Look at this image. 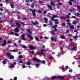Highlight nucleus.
I'll return each instance as SVG.
<instances>
[{"instance_id": "21", "label": "nucleus", "mask_w": 80, "mask_h": 80, "mask_svg": "<svg viewBox=\"0 0 80 80\" xmlns=\"http://www.w3.org/2000/svg\"><path fill=\"white\" fill-rule=\"evenodd\" d=\"M51 33L52 35H55V33L53 31H52Z\"/></svg>"}, {"instance_id": "58", "label": "nucleus", "mask_w": 80, "mask_h": 80, "mask_svg": "<svg viewBox=\"0 0 80 80\" xmlns=\"http://www.w3.org/2000/svg\"><path fill=\"white\" fill-rule=\"evenodd\" d=\"M62 26L63 27H65V24L64 23H62Z\"/></svg>"}, {"instance_id": "41", "label": "nucleus", "mask_w": 80, "mask_h": 80, "mask_svg": "<svg viewBox=\"0 0 80 80\" xmlns=\"http://www.w3.org/2000/svg\"><path fill=\"white\" fill-rule=\"evenodd\" d=\"M70 18V16L69 15H67L66 18Z\"/></svg>"}, {"instance_id": "43", "label": "nucleus", "mask_w": 80, "mask_h": 80, "mask_svg": "<svg viewBox=\"0 0 80 80\" xmlns=\"http://www.w3.org/2000/svg\"><path fill=\"white\" fill-rule=\"evenodd\" d=\"M19 62L20 63H23V61H22L21 60H20V61H19Z\"/></svg>"}, {"instance_id": "28", "label": "nucleus", "mask_w": 80, "mask_h": 80, "mask_svg": "<svg viewBox=\"0 0 80 80\" xmlns=\"http://www.w3.org/2000/svg\"><path fill=\"white\" fill-rule=\"evenodd\" d=\"M73 38H74V39H77V38H78V36H74L73 37Z\"/></svg>"}, {"instance_id": "51", "label": "nucleus", "mask_w": 80, "mask_h": 80, "mask_svg": "<svg viewBox=\"0 0 80 80\" xmlns=\"http://www.w3.org/2000/svg\"><path fill=\"white\" fill-rule=\"evenodd\" d=\"M50 4L52 5H54V3H53L52 2H50Z\"/></svg>"}, {"instance_id": "12", "label": "nucleus", "mask_w": 80, "mask_h": 80, "mask_svg": "<svg viewBox=\"0 0 80 80\" xmlns=\"http://www.w3.org/2000/svg\"><path fill=\"white\" fill-rule=\"evenodd\" d=\"M14 32H19L18 28H16L14 29Z\"/></svg>"}, {"instance_id": "22", "label": "nucleus", "mask_w": 80, "mask_h": 80, "mask_svg": "<svg viewBox=\"0 0 80 80\" xmlns=\"http://www.w3.org/2000/svg\"><path fill=\"white\" fill-rule=\"evenodd\" d=\"M67 48L68 49H69L70 48V43H69V44L68 45V46H67Z\"/></svg>"}, {"instance_id": "15", "label": "nucleus", "mask_w": 80, "mask_h": 80, "mask_svg": "<svg viewBox=\"0 0 80 80\" xmlns=\"http://www.w3.org/2000/svg\"><path fill=\"white\" fill-rule=\"evenodd\" d=\"M26 64L27 65H29L30 66V65H31V62H28L26 63Z\"/></svg>"}, {"instance_id": "1", "label": "nucleus", "mask_w": 80, "mask_h": 80, "mask_svg": "<svg viewBox=\"0 0 80 80\" xmlns=\"http://www.w3.org/2000/svg\"><path fill=\"white\" fill-rule=\"evenodd\" d=\"M54 18H58V16H56V15H54L53 16V17H51V19L52 21H54L55 22V24H58L59 23V20L57 19H54Z\"/></svg>"}, {"instance_id": "37", "label": "nucleus", "mask_w": 80, "mask_h": 80, "mask_svg": "<svg viewBox=\"0 0 80 80\" xmlns=\"http://www.w3.org/2000/svg\"><path fill=\"white\" fill-rule=\"evenodd\" d=\"M11 55V53H8V57H10L11 56H10Z\"/></svg>"}, {"instance_id": "7", "label": "nucleus", "mask_w": 80, "mask_h": 80, "mask_svg": "<svg viewBox=\"0 0 80 80\" xmlns=\"http://www.w3.org/2000/svg\"><path fill=\"white\" fill-rule=\"evenodd\" d=\"M32 25H37V23H38V21L36 20V21H35V22L32 21Z\"/></svg>"}, {"instance_id": "49", "label": "nucleus", "mask_w": 80, "mask_h": 80, "mask_svg": "<svg viewBox=\"0 0 80 80\" xmlns=\"http://www.w3.org/2000/svg\"><path fill=\"white\" fill-rule=\"evenodd\" d=\"M0 11H1V12H2V11L3 10V9L1 8H0Z\"/></svg>"}, {"instance_id": "16", "label": "nucleus", "mask_w": 80, "mask_h": 80, "mask_svg": "<svg viewBox=\"0 0 80 80\" xmlns=\"http://www.w3.org/2000/svg\"><path fill=\"white\" fill-rule=\"evenodd\" d=\"M32 60L33 62H36L37 60V58H36L35 57L34 58H32Z\"/></svg>"}, {"instance_id": "9", "label": "nucleus", "mask_w": 80, "mask_h": 80, "mask_svg": "<svg viewBox=\"0 0 80 80\" xmlns=\"http://www.w3.org/2000/svg\"><path fill=\"white\" fill-rule=\"evenodd\" d=\"M29 48H30V50H35V48L32 45H30L29 46Z\"/></svg>"}, {"instance_id": "26", "label": "nucleus", "mask_w": 80, "mask_h": 80, "mask_svg": "<svg viewBox=\"0 0 80 80\" xmlns=\"http://www.w3.org/2000/svg\"><path fill=\"white\" fill-rule=\"evenodd\" d=\"M70 28L71 29H74V28H75L74 26H73V25H71L70 26Z\"/></svg>"}, {"instance_id": "38", "label": "nucleus", "mask_w": 80, "mask_h": 80, "mask_svg": "<svg viewBox=\"0 0 80 80\" xmlns=\"http://www.w3.org/2000/svg\"><path fill=\"white\" fill-rule=\"evenodd\" d=\"M54 28V31L55 32H56L57 31V28Z\"/></svg>"}, {"instance_id": "39", "label": "nucleus", "mask_w": 80, "mask_h": 80, "mask_svg": "<svg viewBox=\"0 0 80 80\" xmlns=\"http://www.w3.org/2000/svg\"><path fill=\"white\" fill-rule=\"evenodd\" d=\"M31 7L32 8H34V7H35V5L32 4L31 5Z\"/></svg>"}, {"instance_id": "13", "label": "nucleus", "mask_w": 80, "mask_h": 80, "mask_svg": "<svg viewBox=\"0 0 80 80\" xmlns=\"http://www.w3.org/2000/svg\"><path fill=\"white\" fill-rule=\"evenodd\" d=\"M35 40H36V41H37V42H38V41L40 40V39L38 37L35 36Z\"/></svg>"}, {"instance_id": "64", "label": "nucleus", "mask_w": 80, "mask_h": 80, "mask_svg": "<svg viewBox=\"0 0 80 80\" xmlns=\"http://www.w3.org/2000/svg\"><path fill=\"white\" fill-rule=\"evenodd\" d=\"M78 9H80V6H78Z\"/></svg>"}, {"instance_id": "52", "label": "nucleus", "mask_w": 80, "mask_h": 80, "mask_svg": "<svg viewBox=\"0 0 80 80\" xmlns=\"http://www.w3.org/2000/svg\"><path fill=\"white\" fill-rule=\"evenodd\" d=\"M39 3H43V1H39Z\"/></svg>"}, {"instance_id": "63", "label": "nucleus", "mask_w": 80, "mask_h": 80, "mask_svg": "<svg viewBox=\"0 0 80 80\" xmlns=\"http://www.w3.org/2000/svg\"><path fill=\"white\" fill-rule=\"evenodd\" d=\"M64 69H65V68H62V70H63L64 72H65V70H64Z\"/></svg>"}, {"instance_id": "54", "label": "nucleus", "mask_w": 80, "mask_h": 80, "mask_svg": "<svg viewBox=\"0 0 80 80\" xmlns=\"http://www.w3.org/2000/svg\"><path fill=\"white\" fill-rule=\"evenodd\" d=\"M23 48H27V47L26 46L24 45L23 46Z\"/></svg>"}, {"instance_id": "34", "label": "nucleus", "mask_w": 80, "mask_h": 80, "mask_svg": "<svg viewBox=\"0 0 80 80\" xmlns=\"http://www.w3.org/2000/svg\"><path fill=\"white\" fill-rule=\"evenodd\" d=\"M41 62L42 63H43V64H45V61H41Z\"/></svg>"}, {"instance_id": "10", "label": "nucleus", "mask_w": 80, "mask_h": 80, "mask_svg": "<svg viewBox=\"0 0 80 80\" xmlns=\"http://www.w3.org/2000/svg\"><path fill=\"white\" fill-rule=\"evenodd\" d=\"M27 32L28 33H29L30 34H32V32L31 31L30 29H28Z\"/></svg>"}, {"instance_id": "30", "label": "nucleus", "mask_w": 80, "mask_h": 80, "mask_svg": "<svg viewBox=\"0 0 80 80\" xmlns=\"http://www.w3.org/2000/svg\"><path fill=\"white\" fill-rule=\"evenodd\" d=\"M14 35L16 36V37H18V36H19V34L17 33H15Z\"/></svg>"}, {"instance_id": "31", "label": "nucleus", "mask_w": 80, "mask_h": 80, "mask_svg": "<svg viewBox=\"0 0 80 80\" xmlns=\"http://www.w3.org/2000/svg\"><path fill=\"white\" fill-rule=\"evenodd\" d=\"M10 66L11 68H13V67H15V66H14V65L13 64H11Z\"/></svg>"}, {"instance_id": "50", "label": "nucleus", "mask_w": 80, "mask_h": 80, "mask_svg": "<svg viewBox=\"0 0 80 80\" xmlns=\"http://www.w3.org/2000/svg\"><path fill=\"white\" fill-rule=\"evenodd\" d=\"M12 13H17V12H16V11H12Z\"/></svg>"}, {"instance_id": "29", "label": "nucleus", "mask_w": 80, "mask_h": 80, "mask_svg": "<svg viewBox=\"0 0 80 80\" xmlns=\"http://www.w3.org/2000/svg\"><path fill=\"white\" fill-rule=\"evenodd\" d=\"M37 12L38 13H41L42 12V10H39L37 11Z\"/></svg>"}, {"instance_id": "32", "label": "nucleus", "mask_w": 80, "mask_h": 80, "mask_svg": "<svg viewBox=\"0 0 80 80\" xmlns=\"http://www.w3.org/2000/svg\"><path fill=\"white\" fill-rule=\"evenodd\" d=\"M77 23V22L76 21H74L72 22V24H76Z\"/></svg>"}, {"instance_id": "48", "label": "nucleus", "mask_w": 80, "mask_h": 80, "mask_svg": "<svg viewBox=\"0 0 80 80\" xmlns=\"http://www.w3.org/2000/svg\"><path fill=\"white\" fill-rule=\"evenodd\" d=\"M39 65H40V64H37L35 66L36 67H38V66H39Z\"/></svg>"}, {"instance_id": "60", "label": "nucleus", "mask_w": 80, "mask_h": 80, "mask_svg": "<svg viewBox=\"0 0 80 80\" xmlns=\"http://www.w3.org/2000/svg\"><path fill=\"white\" fill-rule=\"evenodd\" d=\"M67 25H69V26H70V23L68 22Z\"/></svg>"}, {"instance_id": "27", "label": "nucleus", "mask_w": 80, "mask_h": 80, "mask_svg": "<svg viewBox=\"0 0 80 80\" xmlns=\"http://www.w3.org/2000/svg\"><path fill=\"white\" fill-rule=\"evenodd\" d=\"M61 19H64L65 20H66V17H65L61 16Z\"/></svg>"}, {"instance_id": "47", "label": "nucleus", "mask_w": 80, "mask_h": 80, "mask_svg": "<svg viewBox=\"0 0 80 80\" xmlns=\"http://www.w3.org/2000/svg\"><path fill=\"white\" fill-rule=\"evenodd\" d=\"M41 61V60H38V59H37V62L38 63H39V62H40Z\"/></svg>"}, {"instance_id": "46", "label": "nucleus", "mask_w": 80, "mask_h": 80, "mask_svg": "<svg viewBox=\"0 0 80 80\" xmlns=\"http://www.w3.org/2000/svg\"><path fill=\"white\" fill-rule=\"evenodd\" d=\"M11 27H15V26L12 24L11 25Z\"/></svg>"}, {"instance_id": "6", "label": "nucleus", "mask_w": 80, "mask_h": 80, "mask_svg": "<svg viewBox=\"0 0 80 80\" xmlns=\"http://www.w3.org/2000/svg\"><path fill=\"white\" fill-rule=\"evenodd\" d=\"M6 45H7V41L4 40L3 42L2 46V47H5V46Z\"/></svg>"}, {"instance_id": "42", "label": "nucleus", "mask_w": 80, "mask_h": 80, "mask_svg": "<svg viewBox=\"0 0 80 80\" xmlns=\"http://www.w3.org/2000/svg\"><path fill=\"white\" fill-rule=\"evenodd\" d=\"M47 12V11H43V14H46V13Z\"/></svg>"}, {"instance_id": "5", "label": "nucleus", "mask_w": 80, "mask_h": 80, "mask_svg": "<svg viewBox=\"0 0 80 80\" xmlns=\"http://www.w3.org/2000/svg\"><path fill=\"white\" fill-rule=\"evenodd\" d=\"M44 52H45V50H44V49H41V55H43L44 56H45V54L43 53Z\"/></svg>"}, {"instance_id": "53", "label": "nucleus", "mask_w": 80, "mask_h": 80, "mask_svg": "<svg viewBox=\"0 0 80 80\" xmlns=\"http://www.w3.org/2000/svg\"><path fill=\"white\" fill-rule=\"evenodd\" d=\"M47 26L46 24H43V27H46Z\"/></svg>"}, {"instance_id": "4", "label": "nucleus", "mask_w": 80, "mask_h": 80, "mask_svg": "<svg viewBox=\"0 0 80 80\" xmlns=\"http://www.w3.org/2000/svg\"><path fill=\"white\" fill-rule=\"evenodd\" d=\"M26 35H28V38H30L31 40H33V38L32 37V35L31 34H26Z\"/></svg>"}, {"instance_id": "62", "label": "nucleus", "mask_w": 80, "mask_h": 80, "mask_svg": "<svg viewBox=\"0 0 80 80\" xmlns=\"http://www.w3.org/2000/svg\"><path fill=\"white\" fill-rule=\"evenodd\" d=\"M18 43H21V41L20 40H19L18 41Z\"/></svg>"}, {"instance_id": "55", "label": "nucleus", "mask_w": 80, "mask_h": 80, "mask_svg": "<svg viewBox=\"0 0 80 80\" xmlns=\"http://www.w3.org/2000/svg\"><path fill=\"white\" fill-rule=\"evenodd\" d=\"M19 58H22V56L21 55H20L19 56Z\"/></svg>"}, {"instance_id": "17", "label": "nucleus", "mask_w": 80, "mask_h": 80, "mask_svg": "<svg viewBox=\"0 0 80 80\" xmlns=\"http://www.w3.org/2000/svg\"><path fill=\"white\" fill-rule=\"evenodd\" d=\"M7 61H2V63L3 64H7Z\"/></svg>"}, {"instance_id": "61", "label": "nucleus", "mask_w": 80, "mask_h": 80, "mask_svg": "<svg viewBox=\"0 0 80 80\" xmlns=\"http://www.w3.org/2000/svg\"><path fill=\"white\" fill-rule=\"evenodd\" d=\"M8 43H11V41H8Z\"/></svg>"}, {"instance_id": "25", "label": "nucleus", "mask_w": 80, "mask_h": 80, "mask_svg": "<svg viewBox=\"0 0 80 80\" xmlns=\"http://www.w3.org/2000/svg\"><path fill=\"white\" fill-rule=\"evenodd\" d=\"M60 38L62 39H65V36H61L60 37Z\"/></svg>"}, {"instance_id": "40", "label": "nucleus", "mask_w": 80, "mask_h": 80, "mask_svg": "<svg viewBox=\"0 0 80 80\" xmlns=\"http://www.w3.org/2000/svg\"><path fill=\"white\" fill-rule=\"evenodd\" d=\"M70 32V31H69V30H67L66 31V33H68Z\"/></svg>"}, {"instance_id": "24", "label": "nucleus", "mask_w": 80, "mask_h": 80, "mask_svg": "<svg viewBox=\"0 0 80 80\" xmlns=\"http://www.w3.org/2000/svg\"><path fill=\"white\" fill-rule=\"evenodd\" d=\"M10 59H13V58H14V57L13 56V55H11L10 57Z\"/></svg>"}, {"instance_id": "57", "label": "nucleus", "mask_w": 80, "mask_h": 80, "mask_svg": "<svg viewBox=\"0 0 80 80\" xmlns=\"http://www.w3.org/2000/svg\"><path fill=\"white\" fill-rule=\"evenodd\" d=\"M14 79L15 80H17V77H15L14 78Z\"/></svg>"}, {"instance_id": "45", "label": "nucleus", "mask_w": 80, "mask_h": 80, "mask_svg": "<svg viewBox=\"0 0 80 80\" xmlns=\"http://www.w3.org/2000/svg\"><path fill=\"white\" fill-rule=\"evenodd\" d=\"M16 13H17V14H22L21 13H20V12H16Z\"/></svg>"}, {"instance_id": "19", "label": "nucleus", "mask_w": 80, "mask_h": 80, "mask_svg": "<svg viewBox=\"0 0 80 80\" xmlns=\"http://www.w3.org/2000/svg\"><path fill=\"white\" fill-rule=\"evenodd\" d=\"M48 7L49 8L50 10H52V7L51 6L48 5Z\"/></svg>"}, {"instance_id": "44", "label": "nucleus", "mask_w": 80, "mask_h": 80, "mask_svg": "<svg viewBox=\"0 0 80 80\" xmlns=\"http://www.w3.org/2000/svg\"><path fill=\"white\" fill-rule=\"evenodd\" d=\"M49 58L50 60H53V57H49Z\"/></svg>"}, {"instance_id": "35", "label": "nucleus", "mask_w": 80, "mask_h": 80, "mask_svg": "<svg viewBox=\"0 0 80 80\" xmlns=\"http://www.w3.org/2000/svg\"><path fill=\"white\" fill-rule=\"evenodd\" d=\"M58 27V25H56L54 26H52V28H56V27Z\"/></svg>"}, {"instance_id": "2", "label": "nucleus", "mask_w": 80, "mask_h": 80, "mask_svg": "<svg viewBox=\"0 0 80 80\" xmlns=\"http://www.w3.org/2000/svg\"><path fill=\"white\" fill-rule=\"evenodd\" d=\"M64 78H65V77L62 76H53L51 78H52V79H53V80H55V79H57V78H60L62 79V80H63V79H64Z\"/></svg>"}, {"instance_id": "56", "label": "nucleus", "mask_w": 80, "mask_h": 80, "mask_svg": "<svg viewBox=\"0 0 80 80\" xmlns=\"http://www.w3.org/2000/svg\"><path fill=\"white\" fill-rule=\"evenodd\" d=\"M60 6H57V8H58V9H60Z\"/></svg>"}, {"instance_id": "20", "label": "nucleus", "mask_w": 80, "mask_h": 80, "mask_svg": "<svg viewBox=\"0 0 80 80\" xmlns=\"http://www.w3.org/2000/svg\"><path fill=\"white\" fill-rule=\"evenodd\" d=\"M72 50H74V51H77V48L75 47H73L72 48Z\"/></svg>"}, {"instance_id": "59", "label": "nucleus", "mask_w": 80, "mask_h": 80, "mask_svg": "<svg viewBox=\"0 0 80 80\" xmlns=\"http://www.w3.org/2000/svg\"><path fill=\"white\" fill-rule=\"evenodd\" d=\"M31 53L32 54H33L34 53V51H31Z\"/></svg>"}, {"instance_id": "36", "label": "nucleus", "mask_w": 80, "mask_h": 80, "mask_svg": "<svg viewBox=\"0 0 80 80\" xmlns=\"http://www.w3.org/2000/svg\"><path fill=\"white\" fill-rule=\"evenodd\" d=\"M62 5V3L61 2L58 3V4H57V5Z\"/></svg>"}, {"instance_id": "8", "label": "nucleus", "mask_w": 80, "mask_h": 80, "mask_svg": "<svg viewBox=\"0 0 80 80\" xmlns=\"http://www.w3.org/2000/svg\"><path fill=\"white\" fill-rule=\"evenodd\" d=\"M25 35L24 34H22L21 35V37L22 38V39L23 40H25Z\"/></svg>"}, {"instance_id": "23", "label": "nucleus", "mask_w": 80, "mask_h": 80, "mask_svg": "<svg viewBox=\"0 0 80 80\" xmlns=\"http://www.w3.org/2000/svg\"><path fill=\"white\" fill-rule=\"evenodd\" d=\"M10 5L11 8H14V5H13V4H10Z\"/></svg>"}, {"instance_id": "11", "label": "nucleus", "mask_w": 80, "mask_h": 80, "mask_svg": "<svg viewBox=\"0 0 80 80\" xmlns=\"http://www.w3.org/2000/svg\"><path fill=\"white\" fill-rule=\"evenodd\" d=\"M15 24L16 25H17L18 26V28H20V27H21V25L19 24V23L18 22H16Z\"/></svg>"}, {"instance_id": "3", "label": "nucleus", "mask_w": 80, "mask_h": 80, "mask_svg": "<svg viewBox=\"0 0 80 80\" xmlns=\"http://www.w3.org/2000/svg\"><path fill=\"white\" fill-rule=\"evenodd\" d=\"M29 11L30 12H32V15L33 16H36V13L35 12H36V11L35 10H32V9L31 8H30L29 9Z\"/></svg>"}, {"instance_id": "14", "label": "nucleus", "mask_w": 80, "mask_h": 80, "mask_svg": "<svg viewBox=\"0 0 80 80\" xmlns=\"http://www.w3.org/2000/svg\"><path fill=\"white\" fill-rule=\"evenodd\" d=\"M44 22L45 23H48V19L47 18H45Z\"/></svg>"}, {"instance_id": "33", "label": "nucleus", "mask_w": 80, "mask_h": 80, "mask_svg": "<svg viewBox=\"0 0 80 80\" xmlns=\"http://www.w3.org/2000/svg\"><path fill=\"white\" fill-rule=\"evenodd\" d=\"M49 24L50 25H53V23H52V21H50L49 22Z\"/></svg>"}, {"instance_id": "18", "label": "nucleus", "mask_w": 80, "mask_h": 80, "mask_svg": "<svg viewBox=\"0 0 80 80\" xmlns=\"http://www.w3.org/2000/svg\"><path fill=\"white\" fill-rule=\"evenodd\" d=\"M51 39L52 41H54V40H56V38L55 37H53V38H51Z\"/></svg>"}]
</instances>
